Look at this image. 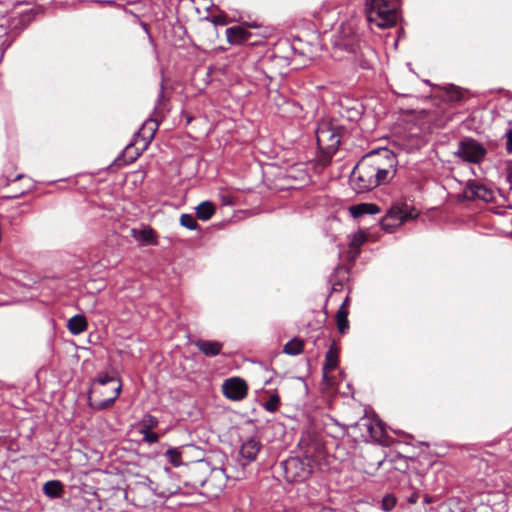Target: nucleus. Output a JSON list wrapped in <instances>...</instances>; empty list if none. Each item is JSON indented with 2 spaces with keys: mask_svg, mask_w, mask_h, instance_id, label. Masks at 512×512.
Instances as JSON below:
<instances>
[{
  "mask_svg": "<svg viewBox=\"0 0 512 512\" xmlns=\"http://www.w3.org/2000/svg\"><path fill=\"white\" fill-rule=\"evenodd\" d=\"M303 347L304 342L298 338H294L284 345L283 352L288 355L296 356L303 351Z\"/></svg>",
  "mask_w": 512,
  "mask_h": 512,
  "instance_id": "412c9836",
  "label": "nucleus"
},
{
  "mask_svg": "<svg viewBox=\"0 0 512 512\" xmlns=\"http://www.w3.org/2000/svg\"><path fill=\"white\" fill-rule=\"evenodd\" d=\"M418 500V494L417 493H413L409 498H408V502L411 503V504H414L416 503Z\"/></svg>",
  "mask_w": 512,
  "mask_h": 512,
  "instance_id": "473e14b6",
  "label": "nucleus"
},
{
  "mask_svg": "<svg viewBox=\"0 0 512 512\" xmlns=\"http://www.w3.org/2000/svg\"><path fill=\"white\" fill-rule=\"evenodd\" d=\"M67 328L73 335H78L87 329V320L83 315H75L68 320Z\"/></svg>",
  "mask_w": 512,
  "mask_h": 512,
  "instance_id": "2eb2a0df",
  "label": "nucleus"
},
{
  "mask_svg": "<svg viewBox=\"0 0 512 512\" xmlns=\"http://www.w3.org/2000/svg\"><path fill=\"white\" fill-rule=\"evenodd\" d=\"M261 446L262 445L257 438L249 437L241 445L239 454L246 461V463H250L256 459Z\"/></svg>",
  "mask_w": 512,
  "mask_h": 512,
  "instance_id": "1a4fd4ad",
  "label": "nucleus"
},
{
  "mask_svg": "<svg viewBox=\"0 0 512 512\" xmlns=\"http://www.w3.org/2000/svg\"><path fill=\"white\" fill-rule=\"evenodd\" d=\"M280 397L277 393H273L269 396V398L263 403V408L271 413L276 412L280 406Z\"/></svg>",
  "mask_w": 512,
  "mask_h": 512,
  "instance_id": "4be33fe9",
  "label": "nucleus"
},
{
  "mask_svg": "<svg viewBox=\"0 0 512 512\" xmlns=\"http://www.w3.org/2000/svg\"><path fill=\"white\" fill-rule=\"evenodd\" d=\"M158 423V419L155 416L146 414L139 424L140 430H152L158 426Z\"/></svg>",
  "mask_w": 512,
  "mask_h": 512,
  "instance_id": "5701e85b",
  "label": "nucleus"
},
{
  "mask_svg": "<svg viewBox=\"0 0 512 512\" xmlns=\"http://www.w3.org/2000/svg\"><path fill=\"white\" fill-rule=\"evenodd\" d=\"M180 224L189 230L198 228L196 219L191 214H182L180 217Z\"/></svg>",
  "mask_w": 512,
  "mask_h": 512,
  "instance_id": "393cba45",
  "label": "nucleus"
},
{
  "mask_svg": "<svg viewBox=\"0 0 512 512\" xmlns=\"http://www.w3.org/2000/svg\"><path fill=\"white\" fill-rule=\"evenodd\" d=\"M324 454V448L319 442L307 444L303 458L291 457L283 462L286 479L295 482L308 479L314 467L321 463Z\"/></svg>",
  "mask_w": 512,
  "mask_h": 512,
  "instance_id": "f03ea898",
  "label": "nucleus"
},
{
  "mask_svg": "<svg viewBox=\"0 0 512 512\" xmlns=\"http://www.w3.org/2000/svg\"><path fill=\"white\" fill-rule=\"evenodd\" d=\"M215 213V206L209 201L201 202L196 207V215L202 221H208Z\"/></svg>",
  "mask_w": 512,
  "mask_h": 512,
  "instance_id": "6ab92c4d",
  "label": "nucleus"
},
{
  "mask_svg": "<svg viewBox=\"0 0 512 512\" xmlns=\"http://www.w3.org/2000/svg\"><path fill=\"white\" fill-rule=\"evenodd\" d=\"M348 304L349 298L346 297V299L343 301L336 314L337 328L341 334L346 333L347 330L349 329Z\"/></svg>",
  "mask_w": 512,
  "mask_h": 512,
  "instance_id": "ddd939ff",
  "label": "nucleus"
},
{
  "mask_svg": "<svg viewBox=\"0 0 512 512\" xmlns=\"http://www.w3.org/2000/svg\"><path fill=\"white\" fill-rule=\"evenodd\" d=\"M222 392L228 399L240 401L247 396L248 386L243 379L233 377L224 381L222 385Z\"/></svg>",
  "mask_w": 512,
  "mask_h": 512,
  "instance_id": "0eeeda50",
  "label": "nucleus"
},
{
  "mask_svg": "<svg viewBox=\"0 0 512 512\" xmlns=\"http://www.w3.org/2000/svg\"><path fill=\"white\" fill-rule=\"evenodd\" d=\"M193 344L201 351L206 357H215L221 353L223 344L216 340H203L198 339Z\"/></svg>",
  "mask_w": 512,
  "mask_h": 512,
  "instance_id": "9d476101",
  "label": "nucleus"
},
{
  "mask_svg": "<svg viewBox=\"0 0 512 512\" xmlns=\"http://www.w3.org/2000/svg\"><path fill=\"white\" fill-rule=\"evenodd\" d=\"M121 389H122V384L118 383L116 386L113 387V396L112 397H109L107 399H104V400H101L98 402H94V403L90 402V406L96 410H104V409L111 407L113 405V403L116 401V399L119 397Z\"/></svg>",
  "mask_w": 512,
  "mask_h": 512,
  "instance_id": "dca6fc26",
  "label": "nucleus"
},
{
  "mask_svg": "<svg viewBox=\"0 0 512 512\" xmlns=\"http://www.w3.org/2000/svg\"><path fill=\"white\" fill-rule=\"evenodd\" d=\"M43 492L51 499L59 498L63 492V485L58 480L48 481L43 486Z\"/></svg>",
  "mask_w": 512,
  "mask_h": 512,
  "instance_id": "a211bd4d",
  "label": "nucleus"
},
{
  "mask_svg": "<svg viewBox=\"0 0 512 512\" xmlns=\"http://www.w3.org/2000/svg\"><path fill=\"white\" fill-rule=\"evenodd\" d=\"M316 140L323 154L321 161L327 164L337 152L341 143L340 128L329 121H322L318 124L316 130Z\"/></svg>",
  "mask_w": 512,
  "mask_h": 512,
  "instance_id": "20e7f679",
  "label": "nucleus"
},
{
  "mask_svg": "<svg viewBox=\"0 0 512 512\" xmlns=\"http://www.w3.org/2000/svg\"><path fill=\"white\" fill-rule=\"evenodd\" d=\"M415 216L414 209H411L407 204H396L388 210L386 216L381 221V226L384 230L392 232L406 220L412 219Z\"/></svg>",
  "mask_w": 512,
  "mask_h": 512,
  "instance_id": "423d86ee",
  "label": "nucleus"
},
{
  "mask_svg": "<svg viewBox=\"0 0 512 512\" xmlns=\"http://www.w3.org/2000/svg\"><path fill=\"white\" fill-rule=\"evenodd\" d=\"M396 502V498L393 495L388 494L383 497L381 502V508L384 511L389 512L395 507Z\"/></svg>",
  "mask_w": 512,
  "mask_h": 512,
  "instance_id": "bb28decb",
  "label": "nucleus"
},
{
  "mask_svg": "<svg viewBox=\"0 0 512 512\" xmlns=\"http://www.w3.org/2000/svg\"><path fill=\"white\" fill-rule=\"evenodd\" d=\"M463 194L467 200L480 199L483 201H489L492 197V193L489 189L473 180L466 183Z\"/></svg>",
  "mask_w": 512,
  "mask_h": 512,
  "instance_id": "6e6552de",
  "label": "nucleus"
},
{
  "mask_svg": "<svg viewBox=\"0 0 512 512\" xmlns=\"http://www.w3.org/2000/svg\"><path fill=\"white\" fill-rule=\"evenodd\" d=\"M369 431L371 433V436L376 440H380L384 434L383 428L380 424H377L375 427L370 426Z\"/></svg>",
  "mask_w": 512,
  "mask_h": 512,
  "instance_id": "c85d7f7f",
  "label": "nucleus"
},
{
  "mask_svg": "<svg viewBox=\"0 0 512 512\" xmlns=\"http://www.w3.org/2000/svg\"><path fill=\"white\" fill-rule=\"evenodd\" d=\"M365 12L368 22L382 29L394 26L398 19L394 5L386 0H366Z\"/></svg>",
  "mask_w": 512,
  "mask_h": 512,
  "instance_id": "7ed1b4c3",
  "label": "nucleus"
},
{
  "mask_svg": "<svg viewBox=\"0 0 512 512\" xmlns=\"http://www.w3.org/2000/svg\"><path fill=\"white\" fill-rule=\"evenodd\" d=\"M506 174L507 181L510 183V188L512 189V161L507 162Z\"/></svg>",
  "mask_w": 512,
  "mask_h": 512,
  "instance_id": "2f4dec72",
  "label": "nucleus"
},
{
  "mask_svg": "<svg viewBox=\"0 0 512 512\" xmlns=\"http://www.w3.org/2000/svg\"><path fill=\"white\" fill-rule=\"evenodd\" d=\"M131 236L142 245L156 244V235L154 230L149 226H144L141 229L132 228Z\"/></svg>",
  "mask_w": 512,
  "mask_h": 512,
  "instance_id": "9b49d317",
  "label": "nucleus"
},
{
  "mask_svg": "<svg viewBox=\"0 0 512 512\" xmlns=\"http://www.w3.org/2000/svg\"><path fill=\"white\" fill-rule=\"evenodd\" d=\"M487 154L486 148L477 140L466 137L458 143L454 155L464 162L479 164Z\"/></svg>",
  "mask_w": 512,
  "mask_h": 512,
  "instance_id": "39448f33",
  "label": "nucleus"
},
{
  "mask_svg": "<svg viewBox=\"0 0 512 512\" xmlns=\"http://www.w3.org/2000/svg\"><path fill=\"white\" fill-rule=\"evenodd\" d=\"M140 433L143 435V441L149 444L156 443L159 440L158 434L151 432V430H140Z\"/></svg>",
  "mask_w": 512,
  "mask_h": 512,
  "instance_id": "cd10ccee",
  "label": "nucleus"
},
{
  "mask_svg": "<svg viewBox=\"0 0 512 512\" xmlns=\"http://www.w3.org/2000/svg\"><path fill=\"white\" fill-rule=\"evenodd\" d=\"M165 456L174 466H179L181 464V453L176 448L168 449Z\"/></svg>",
  "mask_w": 512,
  "mask_h": 512,
  "instance_id": "a878e982",
  "label": "nucleus"
},
{
  "mask_svg": "<svg viewBox=\"0 0 512 512\" xmlns=\"http://www.w3.org/2000/svg\"><path fill=\"white\" fill-rule=\"evenodd\" d=\"M350 214L354 218H359L363 215H374L380 212V208L373 203H361L353 205L349 209Z\"/></svg>",
  "mask_w": 512,
  "mask_h": 512,
  "instance_id": "4468645a",
  "label": "nucleus"
},
{
  "mask_svg": "<svg viewBox=\"0 0 512 512\" xmlns=\"http://www.w3.org/2000/svg\"><path fill=\"white\" fill-rule=\"evenodd\" d=\"M396 156L389 149L373 151L354 167L350 183L357 193L370 191L386 183L395 173Z\"/></svg>",
  "mask_w": 512,
  "mask_h": 512,
  "instance_id": "f257e3e1",
  "label": "nucleus"
},
{
  "mask_svg": "<svg viewBox=\"0 0 512 512\" xmlns=\"http://www.w3.org/2000/svg\"><path fill=\"white\" fill-rule=\"evenodd\" d=\"M227 41L230 44H240L250 37V33L243 27L234 26L226 29Z\"/></svg>",
  "mask_w": 512,
  "mask_h": 512,
  "instance_id": "f8f14e48",
  "label": "nucleus"
},
{
  "mask_svg": "<svg viewBox=\"0 0 512 512\" xmlns=\"http://www.w3.org/2000/svg\"><path fill=\"white\" fill-rule=\"evenodd\" d=\"M162 98H163V85H161V91L158 95V99H157L158 104L161 102Z\"/></svg>",
  "mask_w": 512,
  "mask_h": 512,
  "instance_id": "72a5a7b5",
  "label": "nucleus"
},
{
  "mask_svg": "<svg viewBox=\"0 0 512 512\" xmlns=\"http://www.w3.org/2000/svg\"><path fill=\"white\" fill-rule=\"evenodd\" d=\"M109 383H113L114 386H116L118 383H121V381L113 376H110L107 373H100L98 376L93 380V384H99L101 386H105Z\"/></svg>",
  "mask_w": 512,
  "mask_h": 512,
  "instance_id": "b1692460",
  "label": "nucleus"
},
{
  "mask_svg": "<svg viewBox=\"0 0 512 512\" xmlns=\"http://www.w3.org/2000/svg\"><path fill=\"white\" fill-rule=\"evenodd\" d=\"M451 90V99L455 101H460L462 99V92L453 85H451Z\"/></svg>",
  "mask_w": 512,
  "mask_h": 512,
  "instance_id": "7c9ffc66",
  "label": "nucleus"
},
{
  "mask_svg": "<svg viewBox=\"0 0 512 512\" xmlns=\"http://www.w3.org/2000/svg\"><path fill=\"white\" fill-rule=\"evenodd\" d=\"M158 130V123L153 119H147L141 129L140 133L143 135V138L151 141L154 138L156 131Z\"/></svg>",
  "mask_w": 512,
  "mask_h": 512,
  "instance_id": "aec40b11",
  "label": "nucleus"
},
{
  "mask_svg": "<svg viewBox=\"0 0 512 512\" xmlns=\"http://www.w3.org/2000/svg\"><path fill=\"white\" fill-rule=\"evenodd\" d=\"M338 365V352L333 343L325 354V363L323 365L324 376L327 372L334 370Z\"/></svg>",
  "mask_w": 512,
  "mask_h": 512,
  "instance_id": "f3484780",
  "label": "nucleus"
},
{
  "mask_svg": "<svg viewBox=\"0 0 512 512\" xmlns=\"http://www.w3.org/2000/svg\"><path fill=\"white\" fill-rule=\"evenodd\" d=\"M506 137V150L508 153H512V129L507 130L505 133Z\"/></svg>",
  "mask_w": 512,
  "mask_h": 512,
  "instance_id": "c756f323",
  "label": "nucleus"
}]
</instances>
